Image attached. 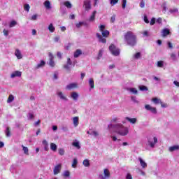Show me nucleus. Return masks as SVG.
I'll use <instances>...</instances> for the list:
<instances>
[{"mask_svg":"<svg viewBox=\"0 0 179 179\" xmlns=\"http://www.w3.org/2000/svg\"><path fill=\"white\" fill-rule=\"evenodd\" d=\"M21 76H22V71H15L13 72L10 75V78L12 79L15 78H20Z\"/></svg>","mask_w":179,"mask_h":179,"instance_id":"9b49d317","label":"nucleus"},{"mask_svg":"<svg viewBox=\"0 0 179 179\" xmlns=\"http://www.w3.org/2000/svg\"><path fill=\"white\" fill-rule=\"evenodd\" d=\"M164 65L163 61L157 62V66H158V68H163Z\"/></svg>","mask_w":179,"mask_h":179,"instance_id":"49530a36","label":"nucleus"},{"mask_svg":"<svg viewBox=\"0 0 179 179\" xmlns=\"http://www.w3.org/2000/svg\"><path fill=\"white\" fill-rule=\"evenodd\" d=\"M3 33L6 37H8L9 36V31L6 29H3Z\"/></svg>","mask_w":179,"mask_h":179,"instance_id":"864d4df0","label":"nucleus"},{"mask_svg":"<svg viewBox=\"0 0 179 179\" xmlns=\"http://www.w3.org/2000/svg\"><path fill=\"white\" fill-rule=\"evenodd\" d=\"M77 166H78V159L76 158H75L73 160L71 166L73 167V169H76Z\"/></svg>","mask_w":179,"mask_h":179,"instance_id":"f704fd0d","label":"nucleus"},{"mask_svg":"<svg viewBox=\"0 0 179 179\" xmlns=\"http://www.w3.org/2000/svg\"><path fill=\"white\" fill-rule=\"evenodd\" d=\"M83 6L87 12L90 10V9H92V1L90 0L84 1Z\"/></svg>","mask_w":179,"mask_h":179,"instance_id":"6e6552de","label":"nucleus"},{"mask_svg":"<svg viewBox=\"0 0 179 179\" xmlns=\"http://www.w3.org/2000/svg\"><path fill=\"white\" fill-rule=\"evenodd\" d=\"M124 40L126 43H127L128 45L131 47H134L136 45V35H135L133 32L128 31L124 35Z\"/></svg>","mask_w":179,"mask_h":179,"instance_id":"f03ea898","label":"nucleus"},{"mask_svg":"<svg viewBox=\"0 0 179 179\" xmlns=\"http://www.w3.org/2000/svg\"><path fill=\"white\" fill-rule=\"evenodd\" d=\"M138 161L140 162V164L142 169H146L148 167V163H146L145 160H143V159L138 157Z\"/></svg>","mask_w":179,"mask_h":179,"instance_id":"f3484780","label":"nucleus"},{"mask_svg":"<svg viewBox=\"0 0 179 179\" xmlns=\"http://www.w3.org/2000/svg\"><path fill=\"white\" fill-rule=\"evenodd\" d=\"M134 59H139L141 58V52H138L134 55Z\"/></svg>","mask_w":179,"mask_h":179,"instance_id":"37998d69","label":"nucleus"},{"mask_svg":"<svg viewBox=\"0 0 179 179\" xmlns=\"http://www.w3.org/2000/svg\"><path fill=\"white\" fill-rule=\"evenodd\" d=\"M24 10H26V12H30V5L29 4H24Z\"/></svg>","mask_w":179,"mask_h":179,"instance_id":"79ce46f5","label":"nucleus"},{"mask_svg":"<svg viewBox=\"0 0 179 179\" xmlns=\"http://www.w3.org/2000/svg\"><path fill=\"white\" fill-rule=\"evenodd\" d=\"M64 5V6L67 7L68 9H71L72 8V3H71L69 1H65Z\"/></svg>","mask_w":179,"mask_h":179,"instance_id":"58836bf2","label":"nucleus"},{"mask_svg":"<svg viewBox=\"0 0 179 179\" xmlns=\"http://www.w3.org/2000/svg\"><path fill=\"white\" fill-rule=\"evenodd\" d=\"M33 118H34V115H33V113H29L28 114V119L29 120H33Z\"/></svg>","mask_w":179,"mask_h":179,"instance_id":"4d7b16f0","label":"nucleus"},{"mask_svg":"<svg viewBox=\"0 0 179 179\" xmlns=\"http://www.w3.org/2000/svg\"><path fill=\"white\" fill-rule=\"evenodd\" d=\"M155 23H156V19L155 17H152L151 19V21H150V24L151 26H153V24H155Z\"/></svg>","mask_w":179,"mask_h":179,"instance_id":"5fc2aeb1","label":"nucleus"},{"mask_svg":"<svg viewBox=\"0 0 179 179\" xmlns=\"http://www.w3.org/2000/svg\"><path fill=\"white\" fill-rule=\"evenodd\" d=\"M173 84L175 85V86H177L178 87H179V82L178 81H173Z\"/></svg>","mask_w":179,"mask_h":179,"instance_id":"774afa93","label":"nucleus"},{"mask_svg":"<svg viewBox=\"0 0 179 179\" xmlns=\"http://www.w3.org/2000/svg\"><path fill=\"white\" fill-rule=\"evenodd\" d=\"M102 36L103 37H105V38L108 37V36H110V31H108V30H105L102 31Z\"/></svg>","mask_w":179,"mask_h":179,"instance_id":"e433bc0d","label":"nucleus"},{"mask_svg":"<svg viewBox=\"0 0 179 179\" xmlns=\"http://www.w3.org/2000/svg\"><path fill=\"white\" fill-rule=\"evenodd\" d=\"M15 57H17L18 59H22V58H23V55L22 54V52L19 49H15Z\"/></svg>","mask_w":179,"mask_h":179,"instance_id":"2eb2a0df","label":"nucleus"},{"mask_svg":"<svg viewBox=\"0 0 179 179\" xmlns=\"http://www.w3.org/2000/svg\"><path fill=\"white\" fill-rule=\"evenodd\" d=\"M109 50L110 51L111 54H113L115 57H118V55H120V49L115 47L114 44H111L109 46Z\"/></svg>","mask_w":179,"mask_h":179,"instance_id":"20e7f679","label":"nucleus"},{"mask_svg":"<svg viewBox=\"0 0 179 179\" xmlns=\"http://www.w3.org/2000/svg\"><path fill=\"white\" fill-rule=\"evenodd\" d=\"M111 122H120V118H118V117H113L111 120Z\"/></svg>","mask_w":179,"mask_h":179,"instance_id":"603ef678","label":"nucleus"},{"mask_svg":"<svg viewBox=\"0 0 179 179\" xmlns=\"http://www.w3.org/2000/svg\"><path fill=\"white\" fill-rule=\"evenodd\" d=\"M108 129L111 132V129H114L115 132L121 136H125L128 135L129 130L128 127L124 126L121 123H117L115 124H110L108 126Z\"/></svg>","mask_w":179,"mask_h":179,"instance_id":"f257e3e1","label":"nucleus"},{"mask_svg":"<svg viewBox=\"0 0 179 179\" xmlns=\"http://www.w3.org/2000/svg\"><path fill=\"white\" fill-rule=\"evenodd\" d=\"M76 63V62H72V60H71V58L68 57L66 63L64 65V69H66V71H71V66H75Z\"/></svg>","mask_w":179,"mask_h":179,"instance_id":"39448f33","label":"nucleus"},{"mask_svg":"<svg viewBox=\"0 0 179 179\" xmlns=\"http://www.w3.org/2000/svg\"><path fill=\"white\" fill-rule=\"evenodd\" d=\"M111 178V173L108 169H104L103 173L99 175V179H110Z\"/></svg>","mask_w":179,"mask_h":179,"instance_id":"7ed1b4c3","label":"nucleus"},{"mask_svg":"<svg viewBox=\"0 0 179 179\" xmlns=\"http://www.w3.org/2000/svg\"><path fill=\"white\" fill-rule=\"evenodd\" d=\"M72 122H73V127L75 128H76L78 127V125H79V117L76 116V117H73Z\"/></svg>","mask_w":179,"mask_h":179,"instance_id":"dca6fc26","label":"nucleus"},{"mask_svg":"<svg viewBox=\"0 0 179 179\" xmlns=\"http://www.w3.org/2000/svg\"><path fill=\"white\" fill-rule=\"evenodd\" d=\"M148 145L153 149L155 146L156 145V143H157V138L155 136H151L148 140Z\"/></svg>","mask_w":179,"mask_h":179,"instance_id":"0eeeda50","label":"nucleus"},{"mask_svg":"<svg viewBox=\"0 0 179 179\" xmlns=\"http://www.w3.org/2000/svg\"><path fill=\"white\" fill-rule=\"evenodd\" d=\"M126 179H132V175H131V173H127L126 175Z\"/></svg>","mask_w":179,"mask_h":179,"instance_id":"680f3d73","label":"nucleus"},{"mask_svg":"<svg viewBox=\"0 0 179 179\" xmlns=\"http://www.w3.org/2000/svg\"><path fill=\"white\" fill-rule=\"evenodd\" d=\"M89 85L90 86V89H94V80H93V78H90Z\"/></svg>","mask_w":179,"mask_h":179,"instance_id":"cd10ccee","label":"nucleus"},{"mask_svg":"<svg viewBox=\"0 0 179 179\" xmlns=\"http://www.w3.org/2000/svg\"><path fill=\"white\" fill-rule=\"evenodd\" d=\"M128 90L130 93H132V94H138V90H136V88H129Z\"/></svg>","mask_w":179,"mask_h":179,"instance_id":"473e14b6","label":"nucleus"},{"mask_svg":"<svg viewBox=\"0 0 179 179\" xmlns=\"http://www.w3.org/2000/svg\"><path fill=\"white\" fill-rule=\"evenodd\" d=\"M171 59H173V61H176V59H177V56L176 55V54L171 53Z\"/></svg>","mask_w":179,"mask_h":179,"instance_id":"3c124183","label":"nucleus"},{"mask_svg":"<svg viewBox=\"0 0 179 179\" xmlns=\"http://www.w3.org/2000/svg\"><path fill=\"white\" fill-rule=\"evenodd\" d=\"M15 100V96H13V95L10 94L9 95L8 100H7V103H12V101H13Z\"/></svg>","mask_w":179,"mask_h":179,"instance_id":"4c0bfd02","label":"nucleus"},{"mask_svg":"<svg viewBox=\"0 0 179 179\" xmlns=\"http://www.w3.org/2000/svg\"><path fill=\"white\" fill-rule=\"evenodd\" d=\"M104 29H106V27L104 25L99 26V30L100 31H104Z\"/></svg>","mask_w":179,"mask_h":179,"instance_id":"052dcab7","label":"nucleus"},{"mask_svg":"<svg viewBox=\"0 0 179 179\" xmlns=\"http://www.w3.org/2000/svg\"><path fill=\"white\" fill-rule=\"evenodd\" d=\"M42 144L43 146H47L48 145V142L47 141V140H43Z\"/></svg>","mask_w":179,"mask_h":179,"instance_id":"e2e57ef3","label":"nucleus"},{"mask_svg":"<svg viewBox=\"0 0 179 179\" xmlns=\"http://www.w3.org/2000/svg\"><path fill=\"white\" fill-rule=\"evenodd\" d=\"M151 101H152L154 104H162V99L157 97L152 98Z\"/></svg>","mask_w":179,"mask_h":179,"instance_id":"6ab92c4d","label":"nucleus"},{"mask_svg":"<svg viewBox=\"0 0 179 179\" xmlns=\"http://www.w3.org/2000/svg\"><path fill=\"white\" fill-rule=\"evenodd\" d=\"M59 155H60V156H64L65 155V150H64V148H59Z\"/></svg>","mask_w":179,"mask_h":179,"instance_id":"c03bdc74","label":"nucleus"},{"mask_svg":"<svg viewBox=\"0 0 179 179\" xmlns=\"http://www.w3.org/2000/svg\"><path fill=\"white\" fill-rule=\"evenodd\" d=\"M22 148L24 155L29 156V148L27 147H24V145H22Z\"/></svg>","mask_w":179,"mask_h":179,"instance_id":"c9c22d12","label":"nucleus"},{"mask_svg":"<svg viewBox=\"0 0 179 179\" xmlns=\"http://www.w3.org/2000/svg\"><path fill=\"white\" fill-rule=\"evenodd\" d=\"M61 169H62V164H59L56 165L53 169V174L57 176V174H59L61 173Z\"/></svg>","mask_w":179,"mask_h":179,"instance_id":"9d476101","label":"nucleus"},{"mask_svg":"<svg viewBox=\"0 0 179 179\" xmlns=\"http://www.w3.org/2000/svg\"><path fill=\"white\" fill-rule=\"evenodd\" d=\"M87 23L86 22H80L76 24L77 29H80V27H82V26H86Z\"/></svg>","mask_w":179,"mask_h":179,"instance_id":"c85d7f7f","label":"nucleus"},{"mask_svg":"<svg viewBox=\"0 0 179 179\" xmlns=\"http://www.w3.org/2000/svg\"><path fill=\"white\" fill-rule=\"evenodd\" d=\"M90 135H93L94 136H99V133L97 131H92Z\"/></svg>","mask_w":179,"mask_h":179,"instance_id":"bf43d9fd","label":"nucleus"},{"mask_svg":"<svg viewBox=\"0 0 179 179\" xmlns=\"http://www.w3.org/2000/svg\"><path fill=\"white\" fill-rule=\"evenodd\" d=\"M16 24H17V22L15 20H13L9 23V27L10 28L15 27V26H16Z\"/></svg>","mask_w":179,"mask_h":179,"instance_id":"ea45409f","label":"nucleus"},{"mask_svg":"<svg viewBox=\"0 0 179 179\" xmlns=\"http://www.w3.org/2000/svg\"><path fill=\"white\" fill-rule=\"evenodd\" d=\"M45 66V62L42 60L39 64H37L36 69H40V68H43V66Z\"/></svg>","mask_w":179,"mask_h":179,"instance_id":"393cba45","label":"nucleus"},{"mask_svg":"<svg viewBox=\"0 0 179 179\" xmlns=\"http://www.w3.org/2000/svg\"><path fill=\"white\" fill-rule=\"evenodd\" d=\"M110 22L112 23H114V22H115V15H113V16L111 17Z\"/></svg>","mask_w":179,"mask_h":179,"instance_id":"69168bd1","label":"nucleus"},{"mask_svg":"<svg viewBox=\"0 0 179 179\" xmlns=\"http://www.w3.org/2000/svg\"><path fill=\"white\" fill-rule=\"evenodd\" d=\"M63 176L64 177H69L71 176V172H69V171H64Z\"/></svg>","mask_w":179,"mask_h":179,"instance_id":"a18cd8bd","label":"nucleus"},{"mask_svg":"<svg viewBox=\"0 0 179 179\" xmlns=\"http://www.w3.org/2000/svg\"><path fill=\"white\" fill-rule=\"evenodd\" d=\"M96 37L99 41V43H103V44H106L107 43V40L106 38H103L100 34L96 33Z\"/></svg>","mask_w":179,"mask_h":179,"instance_id":"ddd939ff","label":"nucleus"},{"mask_svg":"<svg viewBox=\"0 0 179 179\" xmlns=\"http://www.w3.org/2000/svg\"><path fill=\"white\" fill-rule=\"evenodd\" d=\"M79 55H82V50L78 49L74 52V58H78Z\"/></svg>","mask_w":179,"mask_h":179,"instance_id":"c756f323","label":"nucleus"},{"mask_svg":"<svg viewBox=\"0 0 179 179\" xmlns=\"http://www.w3.org/2000/svg\"><path fill=\"white\" fill-rule=\"evenodd\" d=\"M138 89H139V90H141V92H148V87H146L145 85L138 86Z\"/></svg>","mask_w":179,"mask_h":179,"instance_id":"bb28decb","label":"nucleus"},{"mask_svg":"<svg viewBox=\"0 0 179 179\" xmlns=\"http://www.w3.org/2000/svg\"><path fill=\"white\" fill-rule=\"evenodd\" d=\"M43 5L45 8H46V9H51V3L50 2V1H45L43 3Z\"/></svg>","mask_w":179,"mask_h":179,"instance_id":"a878e982","label":"nucleus"},{"mask_svg":"<svg viewBox=\"0 0 179 179\" xmlns=\"http://www.w3.org/2000/svg\"><path fill=\"white\" fill-rule=\"evenodd\" d=\"M127 121H129L130 124H136V121H138V119L136 118H130L129 117H126Z\"/></svg>","mask_w":179,"mask_h":179,"instance_id":"5701e85b","label":"nucleus"},{"mask_svg":"<svg viewBox=\"0 0 179 179\" xmlns=\"http://www.w3.org/2000/svg\"><path fill=\"white\" fill-rule=\"evenodd\" d=\"M71 98L74 101H78V99H79V94L76 92H73L71 94Z\"/></svg>","mask_w":179,"mask_h":179,"instance_id":"4468645a","label":"nucleus"},{"mask_svg":"<svg viewBox=\"0 0 179 179\" xmlns=\"http://www.w3.org/2000/svg\"><path fill=\"white\" fill-rule=\"evenodd\" d=\"M83 164L85 167H89L90 166V161H89V159H85Z\"/></svg>","mask_w":179,"mask_h":179,"instance_id":"72a5a7b5","label":"nucleus"},{"mask_svg":"<svg viewBox=\"0 0 179 179\" xmlns=\"http://www.w3.org/2000/svg\"><path fill=\"white\" fill-rule=\"evenodd\" d=\"M101 57H103V50H100L99 51L97 59H100V58H101Z\"/></svg>","mask_w":179,"mask_h":179,"instance_id":"09e8293b","label":"nucleus"},{"mask_svg":"<svg viewBox=\"0 0 179 179\" xmlns=\"http://www.w3.org/2000/svg\"><path fill=\"white\" fill-rule=\"evenodd\" d=\"M96 13H97V11H93L92 14L91 15L88 20L89 22H94V20H96Z\"/></svg>","mask_w":179,"mask_h":179,"instance_id":"aec40b11","label":"nucleus"},{"mask_svg":"<svg viewBox=\"0 0 179 179\" xmlns=\"http://www.w3.org/2000/svg\"><path fill=\"white\" fill-rule=\"evenodd\" d=\"M76 87H78V84L71 83L66 85V89H67V90H72V89H76Z\"/></svg>","mask_w":179,"mask_h":179,"instance_id":"a211bd4d","label":"nucleus"},{"mask_svg":"<svg viewBox=\"0 0 179 179\" xmlns=\"http://www.w3.org/2000/svg\"><path fill=\"white\" fill-rule=\"evenodd\" d=\"M57 144L51 143H50V149L51 150H52L53 152H57Z\"/></svg>","mask_w":179,"mask_h":179,"instance_id":"7c9ffc66","label":"nucleus"},{"mask_svg":"<svg viewBox=\"0 0 179 179\" xmlns=\"http://www.w3.org/2000/svg\"><path fill=\"white\" fill-rule=\"evenodd\" d=\"M72 145L74 146V148H76V149H80V144L78 140L74 141L72 143Z\"/></svg>","mask_w":179,"mask_h":179,"instance_id":"b1692460","label":"nucleus"},{"mask_svg":"<svg viewBox=\"0 0 179 179\" xmlns=\"http://www.w3.org/2000/svg\"><path fill=\"white\" fill-rule=\"evenodd\" d=\"M176 150H179V145H173L169 148V152H176Z\"/></svg>","mask_w":179,"mask_h":179,"instance_id":"412c9836","label":"nucleus"},{"mask_svg":"<svg viewBox=\"0 0 179 179\" xmlns=\"http://www.w3.org/2000/svg\"><path fill=\"white\" fill-rule=\"evenodd\" d=\"M140 7L141 8H145V2L143 1H142L141 3H140Z\"/></svg>","mask_w":179,"mask_h":179,"instance_id":"338daca9","label":"nucleus"},{"mask_svg":"<svg viewBox=\"0 0 179 179\" xmlns=\"http://www.w3.org/2000/svg\"><path fill=\"white\" fill-rule=\"evenodd\" d=\"M5 132H6V136H7V138H9V136H10V129L9 127H6Z\"/></svg>","mask_w":179,"mask_h":179,"instance_id":"a19ab883","label":"nucleus"},{"mask_svg":"<svg viewBox=\"0 0 179 179\" xmlns=\"http://www.w3.org/2000/svg\"><path fill=\"white\" fill-rule=\"evenodd\" d=\"M56 94L62 101H68V96H66V94H65L62 91L57 90L56 92Z\"/></svg>","mask_w":179,"mask_h":179,"instance_id":"423d86ee","label":"nucleus"},{"mask_svg":"<svg viewBox=\"0 0 179 179\" xmlns=\"http://www.w3.org/2000/svg\"><path fill=\"white\" fill-rule=\"evenodd\" d=\"M126 6H127V0H122V9H125Z\"/></svg>","mask_w":179,"mask_h":179,"instance_id":"8fccbe9b","label":"nucleus"},{"mask_svg":"<svg viewBox=\"0 0 179 179\" xmlns=\"http://www.w3.org/2000/svg\"><path fill=\"white\" fill-rule=\"evenodd\" d=\"M38 16V15L37 14L32 15L31 17V20H36L37 19Z\"/></svg>","mask_w":179,"mask_h":179,"instance_id":"13d9d810","label":"nucleus"},{"mask_svg":"<svg viewBox=\"0 0 179 179\" xmlns=\"http://www.w3.org/2000/svg\"><path fill=\"white\" fill-rule=\"evenodd\" d=\"M48 29L50 33H54V31H55V27H54L52 24H50Z\"/></svg>","mask_w":179,"mask_h":179,"instance_id":"2f4dec72","label":"nucleus"},{"mask_svg":"<svg viewBox=\"0 0 179 179\" xmlns=\"http://www.w3.org/2000/svg\"><path fill=\"white\" fill-rule=\"evenodd\" d=\"M145 110H148V111H150L152 114H157V109L155 107L147 104L145 106Z\"/></svg>","mask_w":179,"mask_h":179,"instance_id":"1a4fd4ad","label":"nucleus"},{"mask_svg":"<svg viewBox=\"0 0 179 179\" xmlns=\"http://www.w3.org/2000/svg\"><path fill=\"white\" fill-rule=\"evenodd\" d=\"M110 3L111 6H114V5H117V3H118V0H110Z\"/></svg>","mask_w":179,"mask_h":179,"instance_id":"de8ad7c7","label":"nucleus"},{"mask_svg":"<svg viewBox=\"0 0 179 179\" xmlns=\"http://www.w3.org/2000/svg\"><path fill=\"white\" fill-rule=\"evenodd\" d=\"M49 58H50L49 65L52 68H54V66H55V62H54V56L52 55V53L51 52L49 53Z\"/></svg>","mask_w":179,"mask_h":179,"instance_id":"f8f14e48","label":"nucleus"},{"mask_svg":"<svg viewBox=\"0 0 179 179\" xmlns=\"http://www.w3.org/2000/svg\"><path fill=\"white\" fill-rule=\"evenodd\" d=\"M162 37H166V36H169L170 34V30L167 28H165L162 30Z\"/></svg>","mask_w":179,"mask_h":179,"instance_id":"4be33fe9","label":"nucleus"},{"mask_svg":"<svg viewBox=\"0 0 179 179\" xmlns=\"http://www.w3.org/2000/svg\"><path fill=\"white\" fill-rule=\"evenodd\" d=\"M131 101H134V103H139V101L136 100V96H131Z\"/></svg>","mask_w":179,"mask_h":179,"instance_id":"6e6d98bb","label":"nucleus"},{"mask_svg":"<svg viewBox=\"0 0 179 179\" xmlns=\"http://www.w3.org/2000/svg\"><path fill=\"white\" fill-rule=\"evenodd\" d=\"M171 13H176V12H178V9L177 8H173L170 10Z\"/></svg>","mask_w":179,"mask_h":179,"instance_id":"0e129e2a","label":"nucleus"}]
</instances>
